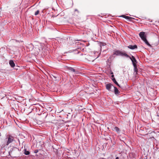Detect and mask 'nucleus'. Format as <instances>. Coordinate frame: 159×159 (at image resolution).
Instances as JSON below:
<instances>
[{
	"mask_svg": "<svg viewBox=\"0 0 159 159\" xmlns=\"http://www.w3.org/2000/svg\"><path fill=\"white\" fill-rule=\"evenodd\" d=\"M113 55H115L116 56H124L126 57H129V56L126 54L125 52H124L119 50H113Z\"/></svg>",
	"mask_w": 159,
	"mask_h": 159,
	"instance_id": "obj_1",
	"label": "nucleus"
},
{
	"mask_svg": "<svg viewBox=\"0 0 159 159\" xmlns=\"http://www.w3.org/2000/svg\"><path fill=\"white\" fill-rule=\"evenodd\" d=\"M38 151H39V150L38 149H36V150H34V152L35 153H36L38 152Z\"/></svg>",
	"mask_w": 159,
	"mask_h": 159,
	"instance_id": "obj_22",
	"label": "nucleus"
},
{
	"mask_svg": "<svg viewBox=\"0 0 159 159\" xmlns=\"http://www.w3.org/2000/svg\"><path fill=\"white\" fill-rule=\"evenodd\" d=\"M112 81L114 82V83L116 84L117 86L118 87H120V85L118 84V82L115 79V78H113L111 79Z\"/></svg>",
	"mask_w": 159,
	"mask_h": 159,
	"instance_id": "obj_16",
	"label": "nucleus"
},
{
	"mask_svg": "<svg viewBox=\"0 0 159 159\" xmlns=\"http://www.w3.org/2000/svg\"><path fill=\"white\" fill-rule=\"evenodd\" d=\"M24 154L26 155H29L30 153V152L29 151L27 150L25 148L24 149Z\"/></svg>",
	"mask_w": 159,
	"mask_h": 159,
	"instance_id": "obj_17",
	"label": "nucleus"
},
{
	"mask_svg": "<svg viewBox=\"0 0 159 159\" xmlns=\"http://www.w3.org/2000/svg\"><path fill=\"white\" fill-rule=\"evenodd\" d=\"M52 76L55 79H56L57 77L55 76H54L53 75H52Z\"/></svg>",
	"mask_w": 159,
	"mask_h": 159,
	"instance_id": "obj_24",
	"label": "nucleus"
},
{
	"mask_svg": "<svg viewBox=\"0 0 159 159\" xmlns=\"http://www.w3.org/2000/svg\"><path fill=\"white\" fill-rule=\"evenodd\" d=\"M9 63L11 67H13L15 66V64L13 60H10L9 61Z\"/></svg>",
	"mask_w": 159,
	"mask_h": 159,
	"instance_id": "obj_12",
	"label": "nucleus"
},
{
	"mask_svg": "<svg viewBox=\"0 0 159 159\" xmlns=\"http://www.w3.org/2000/svg\"><path fill=\"white\" fill-rule=\"evenodd\" d=\"M158 40H159V37H158Z\"/></svg>",
	"mask_w": 159,
	"mask_h": 159,
	"instance_id": "obj_27",
	"label": "nucleus"
},
{
	"mask_svg": "<svg viewBox=\"0 0 159 159\" xmlns=\"http://www.w3.org/2000/svg\"><path fill=\"white\" fill-rule=\"evenodd\" d=\"M120 88H121L122 89H123V86H121L120 85V87H119Z\"/></svg>",
	"mask_w": 159,
	"mask_h": 159,
	"instance_id": "obj_23",
	"label": "nucleus"
},
{
	"mask_svg": "<svg viewBox=\"0 0 159 159\" xmlns=\"http://www.w3.org/2000/svg\"><path fill=\"white\" fill-rule=\"evenodd\" d=\"M113 88H114V93L115 94L117 95L120 93V91L116 87L113 86Z\"/></svg>",
	"mask_w": 159,
	"mask_h": 159,
	"instance_id": "obj_11",
	"label": "nucleus"
},
{
	"mask_svg": "<svg viewBox=\"0 0 159 159\" xmlns=\"http://www.w3.org/2000/svg\"><path fill=\"white\" fill-rule=\"evenodd\" d=\"M143 40L145 43V44L148 46L149 47H152L151 45L149 43L146 38L145 39Z\"/></svg>",
	"mask_w": 159,
	"mask_h": 159,
	"instance_id": "obj_13",
	"label": "nucleus"
},
{
	"mask_svg": "<svg viewBox=\"0 0 159 159\" xmlns=\"http://www.w3.org/2000/svg\"><path fill=\"white\" fill-rule=\"evenodd\" d=\"M139 35L142 40L146 38V36L145 34V32H140L139 33Z\"/></svg>",
	"mask_w": 159,
	"mask_h": 159,
	"instance_id": "obj_7",
	"label": "nucleus"
},
{
	"mask_svg": "<svg viewBox=\"0 0 159 159\" xmlns=\"http://www.w3.org/2000/svg\"><path fill=\"white\" fill-rule=\"evenodd\" d=\"M127 47L131 50H134L135 49H137L138 48L137 46L136 45H129Z\"/></svg>",
	"mask_w": 159,
	"mask_h": 159,
	"instance_id": "obj_10",
	"label": "nucleus"
},
{
	"mask_svg": "<svg viewBox=\"0 0 159 159\" xmlns=\"http://www.w3.org/2000/svg\"><path fill=\"white\" fill-rule=\"evenodd\" d=\"M127 58H129L131 60L133 65L134 66L135 65H136L137 63V61L135 57L133 56L132 55L131 57H130L129 56V57H126Z\"/></svg>",
	"mask_w": 159,
	"mask_h": 159,
	"instance_id": "obj_4",
	"label": "nucleus"
},
{
	"mask_svg": "<svg viewBox=\"0 0 159 159\" xmlns=\"http://www.w3.org/2000/svg\"><path fill=\"white\" fill-rule=\"evenodd\" d=\"M134 67V70L136 72V74H137L138 69L136 66V65H135Z\"/></svg>",
	"mask_w": 159,
	"mask_h": 159,
	"instance_id": "obj_18",
	"label": "nucleus"
},
{
	"mask_svg": "<svg viewBox=\"0 0 159 159\" xmlns=\"http://www.w3.org/2000/svg\"><path fill=\"white\" fill-rule=\"evenodd\" d=\"M113 86L112 84L110 83H109L106 84V89L109 91H112L111 90V88L112 87H113Z\"/></svg>",
	"mask_w": 159,
	"mask_h": 159,
	"instance_id": "obj_9",
	"label": "nucleus"
},
{
	"mask_svg": "<svg viewBox=\"0 0 159 159\" xmlns=\"http://www.w3.org/2000/svg\"><path fill=\"white\" fill-rule=\"evenodd\" d=\"M75 11H77L78 12V11L77 9H75Z\"/></svg>",
	"mask_w": 159,
	"mask_h": 159,
	"instance_id": "obj_25",
	"label": "nucleus"
},
{
	"mask_svg": "<svg viewBox=\"0 0 159 159\" xmlns=\"http://www.w3.org/2000/svg\"><path fill=\"white\" fill-rule=\"evenodd\" d=\"M14 137L11 135H9L8 137V140L7 143V145L13 142L14 141Z\"/></svg>",
	"mask_w": 159,
	"mask_h": 159,
	"instance_id": "obj_6",
	"label": "nucleus"
},
{
	"mask_svg": "<svg viewBox=\"0 0 159 159\" xmlns=\"http://www.w3.org/2000/svg\"><path fill=\"white\" fill-rule=\"evenodd\" d=\"M129 15L130 16H131L132 15H130L129 14Z\"/></svg>",
	"mask_w": 159,
	"mask_h": 159,
	"instance_id": "obj_29",
	"label": "nucleus"
},
{
	"mask_svg": "<svg viewBox=\"0 0 159 159\" xmlns=\"http://www.w3.org/2000/svg\"><path fill=\"white\" fill-rule=\"evenodd\" d=\"M38 114L40 116V117L43 120H45L48 115V113L46 111H39Z\"/></svg>",
	"mask_w": 159,
	"mask_h": 159,
	"instance_id": "obj_2",
	"label": "nucleus"
},
{
	"mask_svg": "<svg viewBox=\"0 0 159 159\" xmlns=\"http://www.w3.org/2000/svg\"><path fill=\"white\" fill-rule=\"evenodd\" d=\"M119 159V157H116V159Z\"/></svg>",
	"mask_w": 159,
	"mask_h": 159,
	"instance_id": "obj_26",
	"label": "nucleus"
},
{
	"mask_svg": "<svg viewBox=\"0 0 159 159\" xmlns=\"http://www.w3.org/2000/svg\"><path fill=\"white\" fill-rule=\"evenodd\" d=\"M109 138L111 139V138H110V137H109Z\"/></svg>",
	"mask_w": 159,
	"mask_h": 159,
	"instance_id": "obj_28",
	"label": "nucleus"
},
{
	"mask_svg": "<svg viewBox=\"0 0 159 159\" xmlns=\"http://www.w3.org/2000/svg\"><path fill=\"white\" fill-rule=\"evenodd\" d=\"M19 152V148L16 147H13L11 148L10 151L9 152V155H16Z\"/></svg>",
	"mask_w": 159,
	"mask_h": 159,
	"instance_id": "obj_3",
	"label": "nucleus"
},
{
	"mask_svg": "<svg viewBox=\"0 0 159 159\" xmlns=\"http://www.w3.org/2000/svg\"><path fill=\"white\" fill-rule=\"evenodd\" d=\"M99 44L101 47L102 46H105L106 45V44L105 43H103L101 42H100V43Z\"/></svg>",
	"mask_w": 159,
	"mask_h": 159,
	"instance_id": "obj_19",
	"label": "nucleus"
},
{
	"mask_svg": "<svg viewBox=\"0 0 159 159\" xmlns=\"http://www.w3.org/2000/svg\"><path fill=\"white\" fill-rule=\"evenodd\" d=\"M113 55V54L110 56L108 58V60L110 61H112L115 58V57Z\"/></svg>",
	"mask_w": 159,
	"mask_h": 159,
	"instance_id": "obj_14",
	"label": "nucleus"
},
{
	"mask_svg": "<svg viewBox=\"0 0 159 159\" xmlns=\"http://www.w3.org/2000/svg\"><path fill=\"white\" fill-rule=\"evenodd\" d=\"M64 68L66 70H69L71 72H74L75 73L77 74L78 73V71L76 70L75 69L72 67L65 66H64Z\"/></svg>",
	"mask_w": 159,
	"mask_h": 159,
	"instance_id": "obj_5",
	"label": "nucleus"
},
{
	"mask_svg": "<svg viewBox=\"0 0 159 159\" xmlns=\"http://www.w3.org/2000/svg\"><path fill=\"white\" fill-rule=\"evenodd\" d=\"M113 130L116 131L117 133L118 134H119L120 131L119 128L117 127H115L114 128V129Z\"/></svg>",
	"mask_w": 159,
	"mask_h": 159,
	"instance_id": "obj_15",
	"label": "nucleus"
},
{
	"mask_svg": "<svg viewBox=\"0 0 159 159\" xmlns=\"http://www.w3.org/2000/svg\"><path fill=\"white\" fill-rule=\"evenodd\" d=\"M111 74L112 75H111V77L112 78H114V75H113V72H111Z\"/></svg>",
	"mask_w": 159,
	"mask_h": 159,
	"instance_id": "obj_21",
	"label": "nucleus"
},
{
	"mask_svg": "<svg viewBox=\"0 0 159 159\" xmlns=\"http://www.w3.org/2000/svg\"><path fill=\"white\" fill-rule=\"evenodd\" d=\"M39 10H37V11L35 12V13H34V15H35V16H36L38 14H39Z\"/></svg>",
	"mask_w": 159,
	"mask_h": 159,
	"instance_id": "obj_20",
	"label": "nucleus"
},
{
	"mask_svg": "<svg viewBox=\"0 0 159 159\" xmlns=\"http://www.w3.org/2000/svg\"><path fill=\"white\" fill-rule=\"evenodd\" d=\"M119 17H123V18L125 19H126L128 20L129 21H132V20L133 19H134L133 17H131L130 16H126L124 15H121L120 16H119Z\"/></svg>",
	"mask_w": 159,
	"mask_h": 159,
	"instance_id": "obj_8",
	"label": "nucleus"
}]
</instances>
